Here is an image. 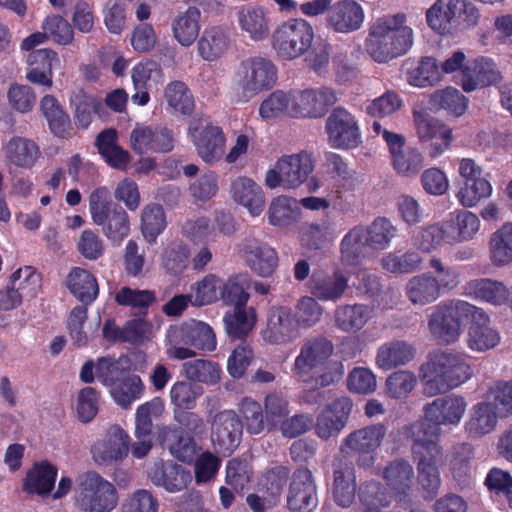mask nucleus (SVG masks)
<instances>
[{
  "label": "nucleus",
  "mask_w": 512,
  "mask_h": 512,
  "mask_svg": "<svg viewBox=\"0 0 512 512\" xmlns=\"http://www.w3.org/2000/svg\"><path fill=\"white\" fill-rule=\"evenodd\" d=\"M231 45L229 30L222 26L204 29L197 41L199 56L208 62L216 61L227 53Z\"/></svg>",
  "instance_id": "473e14b6"
},
{
  "label": "nucleus",
  "mask_w": 512,
  "mask_h": 512,
  "mask_svg": "<svg viewBox=\"0 0 512 512\" xmlns=\"http://www.w3.org/2000/svg\"><path fill=\"white\" fill-rule=\"evenodd\" d=\"M405 293L413 305L420 306L431 304L441 297L431 272L411 277L405 286Z\"/></svg>",
  "instance_id": "58836bf2"
},
{
  "label": "nucleus",
  "mask_w": 512,
  "mask_h": 512,
  "mask_svg": "<svg viewBox=\"0 0 512 512\" xmlns=\"http://www.w3.org/2000/svg\"><path fill=\"white\" fill-rule=\"evenodd\" d=\"M89 212L93 223L102 228L104 236L113 244L120 245L128 237L129 215L120 204L113 202L107 187L100 186L91 192Z\"/></svg>",
  "instance_id": "20e7f679"
},
{
  "label": "nucleus",
  "mask_w": 512,
  "mask_h": 512,
  "mask_svg": "<svg viewBox=\"0 0 512 512\" xmlns=\"http://www.w3.org/2000/svg\"><path fill=\"white\" fill-rule=\"evenodd\" d=\"M131 368V360L126 355L118 358L114 356H104L97 359L96 376L105 386L112 387L121 380Z\"/></svg>",
  "instance_id": "a18cd8bd"
},
{
  "label": "nucleus",
  "mask_w": 512,
  "mask_h": 512,
  "mask_svg": "<svg viewBox=\"0 0 512 512\" xmlns=\"http://www.w3.org/2000/svg\"><path fill=\"white\" fill-rule=\"evenodd\" d=\"M164 99L176 114L190 116L195 109V100L190 88L180 80L171 81L166 85Z\"/></svg>",
  "instance_id": "49530a36"
},
{
  "label": "nucleus",
  "mask_w": 512,
  "mask_h": 512,
  "mask_svg": "<svg viewBox=\"0 0 512 512\" xmlns=\"http://www.w3.org/2000/svg\"><path fill=\"white\" fill-rule=\"evenodd\" d=\"M358 497L369 512H379L391 504V494L379 481L370 480L360 485Z\"/></svg>",
  "instance_id": "603ef678"
},
{
  "label": "nucleus",
  "mask_w": 512,
  "mask_h": 512,
  "mask_svg": "<svg viewBox=\"0 0 512 512\" xmlns=\"http://www.w3.org/2000/svg\"><path fill=\"white\" fill-rule=\"evenodd\" d=\"M364 21L362 6L354 0H340L328 12L327 23L336 32L350 33L358 30Z\"/></svg>",
  "instance_id": "c85d7f7f"
},
{
  "label": "nucleus",
  "mask_w": 512,
  "mask_h": 512,
  "mask_svg": "<svg viewBox=\"0 0 512 512\" xmlns=\"http://www.w3.org/2000/svg\"><path fill=\"white\" fill-rule=\"evenodd\" d=\"M492 186L485 178H477L470 182L460 183L456 197L460 204L464 207H474L482 199L491 195Z\"/></svg>",
  "instance_id": "e2e57ef3"
},
{
  "label": "nucleus",
  "mask_w": 512,
  "mask_h": 512,
  "mask_svg": "<svg viewBox=\"0 0 512 512\" xmlns=\"http://www.w3.org/2000/svg\"><path fill=\"white\" fill-rule=\"evenodd\" d=\"M380 475L397 503L403 508L410 507L415 478L414 468L410 462L403 458L393 459L387 462Z\"/></svg>",
  "instance_id": "a211bd4d"
},
{
  "label": "nucleus",
  "mask_w": 512,
  "mask_h": 512,
  "mask_svg": "<svg viewBox=\"0 0 512 512\" xmlns=\"http://www.w3.org/2000/svg\"><path fill=\"white\" fill-rule=\"evenodd\" d=\"M333 350L332 341L324 336L308 339L295 358L292 368L294 376L299 382L311 381L312 371L329 360Z\"/></svg>",
  "instance_id": "f3484780"
},
{
  "label": "nucleus",
  "mask_w": 512,
  "mask_h": 512,
  "mask_svg": "<svg viewBox=\"0 0 512 512\" xmlns=\"http://www.w3.org/2000/svg\"><path fill=\"white\" fill-rule=\"evenodd\" d=\"M314 29L302 18H291L279 24L271 37L272 47L285 60L304 55L312 46Z\"/></svg>",
  "instance_id": "1a4fd4ad"
},
{
  "label": "nucleus",
  "mask_w": 512,
  "mask_h": 512,
  "mask_svg": "<svg viewBox=\"0 0 512 512\" xmlns=\"http://www.w3.org/2000/svg\"><path fill=\"white\" fill-rule=\"evenodd\" d=\"M348 288V278L339 270L329 274L316 270L308 281L311 295L321 301H337Z\"/></svg>",
  "instance_id": "bb28decb"
},
{
  "label": "nucleus",
  "mask_w": 512,
  "mask_h": 512,
  "mask_svg": "<svg viewBox=\"0 0 512 512\" xmlns=\"http://www.w3.org/2000/svg\"><path fill=\"white\" fill-rule=\"evenodd\" d=\"M332 494L337 505L346 508L354 502L356 493L355 469L347 459L333 462Z\"/></svg>",
  "instance_id": "c756f323"
},
{
  "label": "nucleus",
  "mask_w": 512,
  "mask_h": 512,
  "mask_svg": "<svg viewBox=\"0 0 512 512\" xmlns=\"http://www.w3.org/2000/svg\"><path fill=\"white\" fill-rule=\"evenodd\" d=\"M187 379L205 384H216L220 380V366L210 360L196 359L183 364Z\"/></svg>",
  "instance_id": "052dcab7"
},
{
  "label": "nucleus",
  "mask_w": 512,
  "mask_h": 512,
  "mask_svg": "<svg viewBox=\"0 0 512 512\" xmlns=\"http://www.w3.org/2000/svg\"><path fill=\"white\" fill-rule=\"evenodd\" d=\"M167 337L170 344L167 354L173 359L193 358L196 353L189 347L203 352H213L217 347V339L213 328L208 323L195 319L171 327Z\"/></svg>",
  "instance_id": "39448f33"
},
{
  "label": "nucleus",
  "mask_w": 512,
  "mask_h": 512,
  "mask_svg": "<svg viewBox=\"0 0 512 512\" xmlns=\"http://www.w3.org/2000/svg\"><path fill=\"white\" fill-rule=\"evenodd\" d=\"M263 408L268 422V432L278 430V426L289 415V401L280 392H270L263 400Z\"/></svg>",
  "instance_id": "bf43d9fd"
},
{
  "label": "nucleus",
  "mask_w": 512,
  "mask_h": 512,
  "mask_svg": "<svg viewBox=\"0 0 512 512\" xmlns=\"http://www.w3.org/2000/svg\"><path fill=\"white\" fill-rule=\"evenodd\" d=\"M468 320H471L468 331L470 349L482 352L494 348L499 343V333L489 326V316L482 308L475 306V311L471 312Z\"/></svg>",
  "instance_id": "7c9ffc66"
},
{
  "label": "nucleus",
  "mask_w": 512,
  "mask_h": 512,
  "mask_svg": "<svg viewBox=\"0 0 512 512\" xmlns=\"http://www.w3.org/2000/svg\"><path fill=\"white\" fill-rule=\"evenodd\" d=\"M79 502L86 512H112L118 504L116 487L95 471L79 479Z\"/></svg>",
  "instance_id": "ddd939ff"
},
{
  "label": "nucleus",
  "mask_w": 512,
  "mask_h": 512,
  "mask_svg": "<svg viewBox=\"0 0 512 512\" xmlns=\"http://www.w3.org/2000/svg\"><path fill=\"white\" fill-rule=\"evenodd\" d=\"M315 168V159L311 153L301 151L280 157L274 168L265 174V186L269 189L281 187L284 190L300 187Z\"/></svg>",
  "instance_id": "9d476101"
},
{
  "label": "nucleus",
  "mask_w": 512,
  "mask_h": 512,
  "mask_svg": "<svg viewBox=\"0 0 512 512\" xmlns=\"http://www.w3.org/2000/svg\"><path fill=\"white\" fill-rule=\"evenodd\" d=\"M201 12L196 6H189L179 12L171 22L172 36L182 47H190L200 32Z\"/></svg>",
  "instance_id": "c9c22d12"
},
{
  "label": "nucleus",
  "mask_w": 512,
  "mask_h": 512,
  "mask_svg": "<svg viewBox=\"0 0 512 512\" xmlns=\"http://www.w3.org/2000/svg\"><path fill=\"white\" fill-rule=\"evenodd\" d=\"M236 78L238 101L247 102L260 92L272 88L277 80V68L266 57L252 56L241 61Z\"/></svg>",
  "instance_id": "0eeeda50"
},
{
  "label": "nucleus",
  "mask_w": 512,
  "mask_h": 512,
  "mask_svg": "<svg viewBox=\"0 0 512 512\" xmlns=\"http://www.w3.org/2000/svg\"><path fill=\"white\" fill-rule=\"evenodd\" d=\"M405 16L397 14L379 18L370 28L366 42L368 53L385 63L409 51L413 45V31L404 25Z\"/></svg>",
  "instance_id": "7ed1b4c3"
},
{
  "label": "nucleus",
  "mask_w": 512,
  "mask_h": 512,
  "mask_svg": "<svg viewBox=\"0 0 512 512\" xmlns=\"http://www.w3.org/2000/svg\"><path fill=\"white\" fill-rule=\"evenodd\" d=\"M480 12L468 0H436L426 11L428 26L440 35H450L461 27L478 24Z\"/></svg>",
  "instance_id": "423d86ee"
},
{
  "label": "nucleus",
  "mask_w": 512,
  "mask_h": 512,
  "mask_svg": "<svg viewBox=\"0 0 512 512\" xmlns=\"http://www.w3.org/2000/svg\"><path fill=\"white\" fill-rule=\"evenodd\" d=\"M237 23L252 41L259 42L270 34V17L266 8L258 4H246L236 12Z\"/></svg>",
  "instance_id": "a878e982"
},
{
  "label": "nucleus",
  "mask_w": 512,
  "mask_h": 512,
  "mask_svg": "<svg viewBox=\"0 0 512 512\" xmlns=\"http://www.w3.org/2000/svg\"><path fill=\"white\" fill-rule=\"evenodd\" d=\"M226 333L235 339L246 337L253 329L256 314L253 308L247 311L246 307L234 308L233 312H226L223 318Z\"/></svg>",
  "instance_id": "864d4df0"
},
{
  "label": "nucleus",
  "mask_w": 512,
  "mask_h": 512,
  "mask_svg": "<svg viewBox=\"0 0 512 512\" xmlns=\"http://www.w3.org/2000/svg\"><path fill=\"white\" fill-rule=\"evenodd\" d=\"M318 488L312 471L297 467L291 474L286 507L290 512H313L318 507Z\"/></svg>",
  "instance_id": "2eb2a0df"
},
{
  "label": "nucleus",
  "mask_w": 512,
  "mask_h": 512,
  "mask_svg": "<svg viewBox=\"0 0 512 512\" xmlns=\"http://www.w3.org/2000/svg\"><path fill=\"white\" fill-rule=\"evenodd\" d=\"M144 389L140 376L127 373L110 388V393L116 404L123 409H128L133 402L142 397Z\"/></svg>",
  "instance_id": "09e8293b"
},
{
  "label": "nucleus",
  "mask_w": 512,
  "mask_h": 512,
  "mask_svg": "<svg viewBox=\"0 0 512 512\" xmlns=\"http://www.w3.org/2000/svg\"><path fill=\"white\" fill-rule=\"evenodd\" d=\"M429 267L435 273L433 274L434 282L441 296L455 290L459 286L460 273L457 268L445 266L438 257H432L429 260Z\"/></svg>",
  "instance_id": "69168bd1"
},
{
  "label": "nucleus",
  "mask_w": 512,
  "mask_h": 512,
  "mask_svg": "<svg viewBox=\"0 0 512 512\" xmlns=\"http://www.w3.org/2000/svg\"><path fill=\"white\" fill-rule=\"evenodd\" d=\"M475 305L463 300H451L436 305L428 319V329L439 343L451 344L461 334V323L468 320Z\"/></svg>",
  "instance_id": "6e6552de"
},
{
  "label": "nucleus",
  "mask_w": 512,
  "mask_h": 512,
  "mask_svg": "<svg viewBox=\"0 0 512 512\" xmlns=\"http://www.w3.org/2000/svg\"><path fill=\"white\" fill-rule=\"evenodd\" d=\"M391 163L397 174L413 177L423 169L425 159L417 148L407 146L391 158Z\"/></svg>",
  "instance_id": "4d7b16f0"
},
{
  "label": "nucleus",
  "mask_w": 512,
  "mask_h": 512,
  "mask_svg": "<svg viewBox=\"0 0 512 512\" xmlns=\"http://www.w3.org/2000/svg\"><path fill=\"white\" fill-rule=\"evenodd\" d=\"M130 145L139 155L149 152L167 153L174 147V137L167 127L137 126L131 131Z\"/></svg>",
  "instance_id": "412c9836"
},
{
  "label": "nucleus",
  "mask_w": 512,
  "mask_h": 512,
  "mask_svg": "<svg viewBox=\"0 0 512 512\" xmlns=\"http://www.w3.org/2000/svg\"><path fill=\"white\" fill-rule=\"evenodd\" d=\"M466 295L493 305H502L508 300V290L503 283L487 278L473 279L465 285Z\"/></svg>",
  "instance_id": "79ce46f5"
},
{
  "label": "nucleus",
  "mask_w": 512,
  "mask_h": 512,
  "mask_svg": "<svg viewBox=\"0 0 512 512\" xmlns=\"http://www.w3.org/2000/svg\"><path fill=\"white\" fill-rule=\"evenodd\" d=\"M500 415L491 403L479 402L470 410V416L465 423V431L472 438H478L490 433L497 424Z\"/></svg>",
  "instance_id": "a19ab883"
},
{
  "label": "nucleus",
  "mask_w": 512,
  "mask_h": 512,
  "mask_svg": "<svg viewBox=\"0 0 512 512\" xmlns=\"http://www.w3.org/2000/svg\"><path fill=\"white\" fill-rule=\"evenodd\" d=\"M467 402L463 396L449 394L425 404L424 418L407 427L411 439L439 443L441 426H457L463 418Z\"/></svg>",
  "instance_id": "f03ea898"
},
{
  "label": "nucleus",
  "mask_w": 512,
  "mask_h": 512,
  "mask_svg": "<svg viewBox=\"0 0 512 512\" xmlns=\"http://www.w3.org/2000/svg\"><path fill=\"white\" fill-rule=\"evenodd\" d=\"M414 120L419 140L428 144V154L431 158L440 157L450 148L454 137L452 129L448 125L430 115L421 113H415Z\"/></svg>",
  "instance_id": "6ab92c4d"
},
{
  "label": "nucleus",
  "mask_w": 512,
  "mask_h": 512,
  "mask_svg": "<svg viewBox=\"0 0 512 512\" xmlns=\"http://www.w3.org/2000/svg\"><path fill=\"white\" fill-rule=\"evenodd\" d=\"M387 434L383 423L367 425L349 433L342 441L340 451L352 455L359 468L370 469L377 460V450Z\"/></svg>",
  "instance_id": "9b49d317"
},
{
  "label": "nucleus",
  "mask_w": 512,
  "mask_h": 512,
  "mask_svg": "<svg viewBox=\"0 0 512 512\" xmlns=\"http://www.w3.org/2000/svg\"><path fill=\"white\" fill-rule=\"evenodd\" d=\"M299 335L292 310L288 307H272L268 311L267 325L262 332L263 339L273 345L292 342Z\"/></svg>",
  "instance_id": "4be33fe9"
},
{
  "label": "nucleus",
  "mask_w": 512,
  "mask_h": 512,
  "mask_svg": "<svg viewBox=\"0 0 512 512\" xmlns=\"http://www.w3.org/2000/svg\"><path fill=\"white\" fill-rule=\"evenodd\" d=\"M501 78V73L491 58L478 56L466 62L462 70L461 86L465 92L469 93L478 88L494 85Z\"/></svg>",
  "instance_id": "5701e85b"
},
{
  "label": "nucleus",
  "mask_w": 512,
  "mask_h": 512,
  "mask_svg": "<svg viewBox=\"0 0 512 512\" xmlns=\"http://www.w3.org/2000/svg\"><path fill=\"white\" fill-rule=\"evenodd\" d=\"M368 247L366 227L356 225L342 238L340 243L341 260L346 265H357Z\"/></svg>",
  "instance_id": "37998d69"
},
{
  "label": "nucleus",
  "mask_w": 512,
  "mask_h": 512,
  "mask_svg": "<svg viewBox=\"0 0 512 512\" xmlns=\"http://www.w3.org/2000/svg\"><path fill=\"white\" fill-rule=\"evenodd\" d=\"M415 355V349L404 341H393L382 345L377 352L376 363L384 370H390L410 362Z\"/></svg>",
  "instance_id": "c03bdc74"
},
{
  "label": "nucleus",
  "mask_w": 512,
  "mask_h": 512,
  "mask_svg": "<svg viewBox=\"0 0 512 512\" xmlns=\"http://www.w3.org/2000/svg\"><path fill=\"white\" fill-rule=\"evenodd\" d=\"M368 247L376 250H383L389 246L391 240L396 236L397 229L386 217H377L366 227Z\"/></svg>",
  "instance_id": "0e129e2a"
},
{
  "label": "nucleus",
  "mask_w": 512,
  "mask_h": 512,
  "mask_svg": "<svg viewBox=\"0 0 512 512\" xmlns=\"http://www.w3.org/2000/svg\"><path fill=\"white\" fill-rule=\"evenodd\" d=\"M3 152L10 164L31 168L39 156V147L30 139L14 136L3 146Z\"/></svg>",
  "instance_id": "ea45409f"
},
{
  "label": "nucleus",
  "mask_w": 512,
  "mask_h": 512,
  "mask_svg": "<svg viewBox=\"0 0 512 512\" xmlns=\"http://www.w3.org/2000/svg\"><path fill=\"white\" fill-rule=\"evenodd\" d=\"M130 441L131 438L124 429L118 425L112 426L106 439L92 449L95 461L99 464L122 461L129 454Z\"/></svg>",
  "instance_id": "cd10ccee"
},
{
  "label": "nucleus",
  "mask_w": 512,
  "mask_h": 512,
  "mask_svg": "<svg viewBox=\"0 0 512 512\" xmlns=\"http://www.w3.org/2000/svg\"><path fill=\"white\" fill-rule=\"evenodd\" d=\"M166 228V216L160 204L151 203L144 207L141 214V231L145 239L154 242Z\"/></svg>",
  "instance_id": "13d9d810"
},
{
  "label": "nucleus",
  "mask_w": 512,
  "mask_h": 512,
  "mask_svg": "<svg viewBox=\"0 0 512 512\" xmlns=\"http://www.w3.org/2000/svg\"><path fill=\"white\" fill-rule=\"evenodd\" d=\"M441 79L440 67L434 57H422L416 66L407 70V81L415 87L434 86Z\"/></svg>",
  "instance_id": "8fccbe9b"
},
{
  "label": "nucleus",
  "mask_w": 512,
  "mask_h": 512,
  "mask_svg": "<svg viewBox=\"0 0 512 512\" xmlns=\"http://www.w3.org/2000/svg\"><path fill=\"white\" fill-rule=\"evenodd\" d=\"M238 411L249 434L258 435L264 431L268 432V422L261 403L251 397H244L238 404Z\"/></svg>",
  "instance_id": "5fc2aeb1"
},
{
  "label": "nucleus",
  "mask_w": 512,
  "mask_h": 512,
  "mask_svg": "<svg viewBox=\"0 0 512 512\" xmlns=\"http://www.w3.org/2000/svg\"><path fill=\"white\" fill-rule=\"evenodd\" d=\"M490 259L496 266L512 261V223H505L490 238Z\"/></svg>",
  "instance_id": "3c124183"
},
{
  "label": "nucleus",
  "mask_w": 512,
  "mask_h": 512,
  "mask_svg": "<svg viewBox=\"0 0 512 512\" xmlns=\"http://www.w3.org/2000/svg\"><path fill=\"white\" fill-rule=\"evenodd\" d=\"M151 481L168 492L181 491L191 482V473L172 461L155 464L150 472Z\"/></svg>",
  "instance_id": "72a5a7b5"
},
{
  "label": "nucleus",
  "mask_w": 512,
  "mask_h": 512,
  "mask_svg": "<svg viewBox=\"0 0 512 512\" xmlns=\"http://www.w3.org/2000/svg\"><path fill=\"white\" fill-rule=\"evenodd\" d=\"M246 279L243 275H232L226 281L222 279L220 300L234 308L246 307L249 294L245 287Z\"/></svg>",
  "instance_id": "338daca9"
},
{
  "label": "nucleus",
  "mask_w": 512,
  "mask_h": 512,
  "mask_svg": "<svg viewBox=\"0 0 512 512\" xmlns=\"http://www.w3.org/2000/svg\"><path fill=\"white\" fill-rule=\"evenodd\" d=\"M331 147L353 149L362 143L358 122L353 114L343 107H336L330 113L325 124Z\"/></svg>",
  "instance_id": "dca6fc26"
},
{
  "label": "nucleus",
  "mask_w": 512,
  "mask_h": 512,
  "mask_svg": "<svg viewBox=\"0 0 512 512\" xmlns=\"http://www.w3.org/2000/svg\"><path fill=\"white\" fill-rule=\"evenodd\" d=\"M188 135L204 162L211 164L223 156L226 142L223 129L209 117L195 116L189 123Z\"/></svg>",
  "instance_id": "4468645a"
},
{
  "label": "nucleus",
  "mask_w": 512,
  "mask_h": 512,
  "mask_svg": "<svg viewBox=\"0 0 512 512\" xmlns=\"http://www.w3.org/2000/svg\"><path fill=\"white\" fill-rule=\"evenodd\" d=\"M290 468L284 465H275L266 469L259 478L258 486L272 497H279L290 476Z\"/></svg>",
  "instance_id": "774afa93"
},
{
  "label": "nucleus",
  "mask_w": 512,
  "mask_h": 512,
  "mask_svg": "<svg viewBox=\"0 0 512 512\" xmlns=\"http://www.w3.org/2000/svg\"><path fill=\"white\" fill-rule=\"evenodd\" d=\"M69 102L75 125L83 130L90 126L94 114H100L104 110L101 99L96 95L88 94L83 88L74 90L69 97Z\"/></svg>",
  "instance_id": "f704fd0d"
},
{
  "label": "nucleus",
  "mask_w": 512,
  "mask_h": 512,
  "mask_svg": "<svg viewBox=\"0 0 512 512\" xmlns=\"http://www.w3.org/2000/svg\"><path fill=\"white\" fill-rule=\"evenodd\" d=\"M420 371L423 392L429 397L457 388L472 376L471 367L462 355L441 350L430 353Z\"/></svg>",
  "instance_id": "f257e3e1"
},
{
  "label": "nucleus",
  "mask_w": 512,
  "mask_h": 512,
  "mask_svg": "<svg viewBox=\"0 0 512 512\" xmlns=\"http://www.w3.org/2000/svg\"><path fill=\"white\" fill-rule=\"evenodd\" d=\"M239 252L250 269L262 277L271 276L278 266L275 249L259 239H244Z\"/></svg>",
  "instance_id": "b1692460"
},
{
  "label": "nucleus",
  "mask_w": 512,
  "mask_h": 512,
  "mask_svg": "<svg viewBox=\"0 0 512 512\" xmlns=\"http://www.w3.org/2000/svg\"><path fill=\"white\" fill-rule=\"evenodd\" d=\"M57 477V468L47 461L36 464L27 474L24 484L29 493L47 495L54 487Z\"/></svg>",
  "instance_id": "de8ad7c7"
},
{
  "label": "nucleus",
  "mask_w": 512,
  "mask_h": 512,
  "mask_svg": "<svg viewBox=\"0 0 512 512\" xmlns=\"http://www.w3.org/2000/svg\"><path fill=\"white\" fill-rule=\"evenodd\" d=\"M411 450L417 464L418 483L426 493L425 498H432L441 485L439 466L443 462L442 447L432 441L412 439Z\"/></svg>",
  "instance_id": "f8f14e48"
},
{
  "label": "nucleus",
  "mask_w": 512,
  "mask_h": 512,
  "mask_svg": "<svg viewBox=\"0 0 512 512\" xmlns=\"http://www.w3.org/2000/svg\"><path fill=\"white\" fill-rule=\"evenodd\" d=\"M66 287L84 305L91 304L99 293L96 277L90 271L80 267L71 269L66 277Z\"/></svg>",
  "instance_id": "e433bc0d"
},
{
  "label": "nucleus",
  "mask_w": 512,
  "mask_h": 512,
  "mask_svg": "<svg viewBox=\"0 0 512 512\" xmlns=\"http://www.w3.org/2000/svg\"><path fill=\"white\" fill-rule=\"evenodd\" d=\"M243 423L233 410L216 413L211 421V439L223 453H232L240 444Z\"/></svg>",
  "instance_id": "aec40b11"
},
{
  "label": "nucleus",
  "mask_w": 512,
  "mask_h": 512,
  "mask_svg": "<svg viewBox=\"0 0 512 512\" xmlns=\"http://www.w3.org/2000/svg\"><path fill=\"white\" fill-rule=\"evenodd\" d=\"M203 392V387L196 383L177 381L170 389L171 403L174 409H194Z\"/></svg>",
  "instance_id": "680f3d73"
},
{
  "label": "nucleus",
  "mask_w": 512,
  "mask_h": 512,
  "mask_svg": "<svg viewBox=\"0 0 512 512\" xmlns=\"http://www.w3.org/2000/svg\"><path fill=\"white\" fill-rule=\"evenodd\" d=\"M230 193L235 202L248 209L252 216H259L265 206L263 189L253 179L239 176L231 182Z\"/></svg>",
  "instance_id": "2f4dec72"
},
{
  "label": "nucleus",
  "mask_w": 512,
  "mask_h": 512,
  "mask_svg": "<svg viewBox=\"0 0 512 512\" xmlns=\"http://www.w3.org/2000/svg\"><path fill=\"white\" fill-rule=\"evenodd\" d=\"M372 310L365 304H345L334 311L335 326L346 333L360 331L370 320Z\"/></svg>",
  "instance_id": "4c0bfd02"
},
{
  "label": "nucleus",
  "mask_w": 512,
  "mask_h": 512,
  "mask_svg": "<svg viewBox=\"0 0 512 512\" xmlns=\"http://www.w3.org/2000/svg\"><path fill=\"white\" fill-rule=\"evenodd\" d=\"M353 403L348 397L335 399L318 416L315 424V432L322 439L337 436L346 426Z\"/></svg>",
  "instance_id": "393cba45"
},
{
  "label": "nucleus",
  "mask_w": 512,
  "mask_h": 512,
  "mask_svg": "<svg viewBox=\"0 0 512 512\" xmlns=\"http://www.w3.org/2000/svg\"><path fill=\"white\" fill-rule=\"evenodd\" d=\"M423 259L416 251L390 252L381 259L382 268L392 274H411L421 267Z\"/></svg>",
  "instance_id": "6e6d98bb"
}]
</instances>
